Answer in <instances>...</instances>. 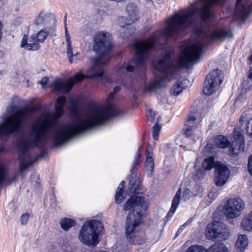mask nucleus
<instances>
[{"label":"nucleus","mask_w":252,"mask_h":252,"mask_svg":"<svg viewBox=\"0 0 252 252\" xmlns=\"http://www.w3.org/2000/svg\"><path fill=\"white\" fill-rule=\"evenodd\" d=\"M122 114L112 103L104 106L91 105L88 117L84 119H75L73 122L62 126L52 136L55 146L64 144L70 138L90 129L103 125L111 118Z\"/></svg>","instance_id":"1"},{"label":"nucleus","mask_w":252,"mask_h":252,"mask_svg":"<svg viewBox=\"0 0 252 252\" xmlns=\"http://www.w3.org/2000/svg\"><path fill=\"white\" fill-rule=\"evenodd\" d=\"M40 107L39 104H36L32 107L17 108L0 125V137L22 132L28 116L35 112Z\"/></svg>","instance_id":"2"},{"label":"nucleus","mask_w":252,"mask_h":252,"mask_svg":"<svg viewBox=\"0 0 252 252\" xmlns=\"http://www.w3.org/2000/svg\"><path fill=\"white\" fill-rule=\"evenodd\" d=\"M136 177V173L130 175L127 192L131 195L124 204L123 209L125 211H140L147 214L149 205L144 196L146 189L140 182H137Z\"/></svg>","instance_id":"3"},{"label":"nucleus","mask_w":252,"mask_h":252,"mask_svg":"<svg viewBox=\"0 0 252 252\" xmlns=\"http://www.w3.org/2000/svg\"><path fill=\"white\" fill-rule=\"evenodd\" d=\"M146 215L140 211L128 212L126 219L125 234L127 241L130 244L142 245L146 242V234L142 231L141 225L144 223Z\"/></svg>","instance_id":"4"},{"label":"nucleus","mask_w":252,"mask_h":252,"mask_svg":"<svg viewBox=\"0 0 252 252\" xmlns=\"http://www.w3.org/2000/svg\"><path fill=\"white\" fill-rule=\"evenodd\" d=\"M103 229V223L99 220L86 221L78 234V239L88 246H96L99 242V236Z\"/></svg>","instance_id":"5"},{"label":"nucleus","mask_w":252,"mask_h":252,"mask_svg":"<svg viewBox=\"0 0 252 252\" xmlns=\"http://www.w3.org/2000/svg\"><path fill=\"white\" fill-rule=\"evenodd\" d=\"M58 124V120L53 115H48L43 121H38L32 124L31 133L33 139L28 141L30 147L32 144L37 146L40 143L44 142L49 131Z\"/></svg>","instance_id":"6"},{"label":"nucleus","mask_w":252,"mask_h":252,"mask_svg":"<svg viewBox=\"0 0 252 252\" xmlns=\"http://www.w3.org/2000/svg\"><path fill=\"white\" fill-rule=\"evenodd\" d=\"M158 41V35L150 36L148 40L138 39L133 43L135 51L134 63L137 65H143L148 59L152 50Z\"/></svg>","instance_id":"7"},{"label":"nucleus","mask_w":252,"mask_h":252,"mask_svg":"<svg viewBox=\"0 0 252 252\" xmlns=\"http://www.w3.org/2000/svg\"><path fill=\"white\" fill-rule=\"evenodd\" d=\"M108 33L104 32H98L94 36L93 50L97 57L93 59V63H97L111 52L113 43L109 38Z\"/></svg>","instance_id":"8"},{"label":"nucleus","mask_w":252,"mask_h":252,"mask_svg":"<svg viewBox=\"0 0 252 252\" xmlns=\"http://www.w3.org/2000/svg\"><path fill=\"white\" fill-rule=\"evenodd\" d=\"M104 70L100 67L97 71L90 75L84 74L81 71L77 72L73 77H71L65 81L62 80L56 81L53 85L55 91H60L62 93H68L73 88L75 83H79L87 78H94L103 77Z\"/></svg>","instance_id":"9"},{"label":"nucleus","mask_w":252,"mask_h":252,"mask_svg":"<svg viewBox=\"0 0 252 252\" xmlns=\"http://www.w3.org/2000/svg\"><path fill=\"white\" fill-rule=\"evenodd\" d=\"M203 48V44L200 42L186 45L178 59L179 66L188 68L191 63L200 58Z\"/></svg>","instance_id":"10"},{"label":"nucleus","mask_w":252,"mask_h":252,"mask_svg":"<svg viewBox=\"0 0 252 252\" xmlns=\"http://www.w3.org/2000/svg\"><path fill=\"white\" fill-rule=\"evenodd\" d=\"M49 35V32L41 30L36 33H33L30 37L24 34L21 40L20 47L28 51H36L40 48V43H43Z\"/></svg>","instance_id":"11"},{"label":"nucleus","mask_w":252,"mask_h":252,"mask_svg":"<svg viewBox=\"0 0 252 252\" xmlns=\"http://www.w3.org/2000/svg\"><path fill=\"white\" fill-rule=\"evenodd\" d=\"M223 81L221 71L219 69L213 70L206 76L204 82L203 92L210 95L217 91Z\"/></svg>","instance_id":"12"},{"label":"nucleus","mask_w":252,"mask_h":252,"mask_svg":"<svg viewBox=\"0 0 252 252\" xmlns=\"http://www.w3.org/2000/svg\"><path fill=\"white\" fill-rule=\"evenodd\" d=\"M206 235L210 240L223 241L226 240L229 235L225 224L214 220L207 226Z\"/></svg>","instance_id":"13"},{"label":"nucleus","mask_w":252,"mask_h":252,"mask_svg":"<svg viewBox=\"0 0 252 252\" xmlns=\"http://www.w3.org/2000/svg\"><path fill=\"white\" fill-rule=\"evenodd\" d=\"M245 142L241 132L236 129L233 132L231 141L228 146V153L231 157H235L245 150Z\"/></svg>","instance_id":"14"},{"label":"nucleus","mask_w":252,"mask_h":252,"mask_svg":"<svg viewBox=\"0 0 252 252\" xmlns=\"http://www.w3.org/2000/svg\"><path fill=\"white\" fill-rule=\"evenodd\" d=\"M244 203L239 198L229 199L224 207V214L229 219L238 217L244 209Z\"/></svg>","instance_id":"15"},{"label":"nucleus","mask_w":252,"mask_h":252,"mask_svg":"<svg viewBox=\"0 0 252 252\" xmlns=\"http://www.w3.org/2000/svg\"><path fill=\"white\" fill-rule=\"evenodd\" d=\"M16 146L18 151L21 153L18 156V159L19 161V170L22 173L26 170L29 166L32 165L34 163V161H26L25 155L30 148V144L28 140L23 139L18 140L16 142Z\"/></svg>","instance_id":"16"},{"label":"nucleus","mask_w":252,"mask_h":252,"mask_svg":"<svg viewBox=\"0 0 252 252\" xmlns=\"http://www.w3.org/2000/svg\"><path fill=\"white\" fill-rule=\"evenodd\" d=\"M173 63L171 61V54L169 52H166L162 55V58L159 59L154 64V69L159 72L168 74V77L173 74V72H169L172 67Z\"/></svg>","instance_id":"17"},{"label":"nucleus","mask_w":252,"mask_h":252,"mask_svg":"<svg viewBox=\"0 0 252 252\" xmlns=\"http://www.w3.org/2000/svg\"><path fill=\"white\" fill-rule=\"evenodd\" d=\"M215 177L214 181L217 186L221 187L228 180L230 171L229 168L222 162H217L215 170Z\"/></svg>","instance_id":"18"},{"label":"nucleus","mask_w":252,"mask_h":252,"mask_svg":"<svg viewBox=\"0 0 252 252\" xmlns=\"http://www.w3.org/2000/svg\"><path fill=\"white\" fill-rule=\"evenodd\" d=\"M186 252H207V250L202 246L191 245ZM208 252H228L225 245L221 242L214 243L208 250Z\"/></svg>","instance_id":"19"},{"label":"nucleus","mask_w":252,"mask_h":252,"mask_svg":"<svg viewBox=\"0 0 252 252\" xmlns=\"http://www.w3.org/2000/svg\"><path fill=\"white\" fill-rule=\"evenodd\" d=\"M196 117L192 113H190L188 116L187 121L185 122L183 128L184 134L187 137L192 136L194 132V129L196 128Z\"/></svg>","instance_id":"20"},{"label":"nucleus","mask_w":252,"mask_h":252,"mask_svg":"<svg viewBox=\"0 0 252 252\" xmlns=\"http://www.w3.org/2000/svg\"><path fill=\"white\" fill-rule=\"evenodd\" d=\"M233 34L231 30L215 29L213 30L207 37L211 40H219L223 38H232Z\"/></svg>","instance_id":"21"},{"label":"nucleus","mask_w":252,"mask_h":252,"mask_svg":"<svg viewBox=\"0 0 252 252\" xmlns=\"http://www.w3.org/2000/svg\"><path fill=\"white\" fill-rule=\"evenodd\" d=\"M126 11L128 16L127 18L126 19L125 25L122 26V28H125L126 26L131 25L139 18L135 7L132 4H129L127 5Z\"/></svg>","instance_id":"22"},{"label":"nucleus","mask_w":252,"mask_h":252,"mask_svg":"<svg viewBox=\"0 0 252 252\" xmlns=\"http://www.w3.org/2000/svg\"><path fill=\"white\" fill-rule=\"evenodd\" d=\"M181 193L182 189L181 188H179L172 199L170 210L166 216L167 220L170 219L173 216L178 208L180 202Z\"/></svg>","instance_id":"23"},{"label":"nucleus","mask_w":252,"mask_h":252,"mask_svg":"<svg viewBox=\"0 0 252 252\" xmlns=\"http://www.w3.org/2000/svg\"><path fill=\"white\" fill-rule=\"evenodd\" d=\"M239 125L242 128L246 129L247 134L252 136V119L249 118L246 114H242L239 119Z\"/></svg>","instance_id":"24"},{"label":"nucleus","mask_w":252,"mask_h":252,"mask_svg":"<svg viewBox=\"0 0 252 252\" xmlns=\"http://www.w3.org/2000/svg\"><path fill=\"white\" fill-rule=\"evenodd\" d=\"M66 102V97L64 95L58 97L55 104V115L56 119L61 117L64 114V106Z\"/></svg>","instance_id":"25"},{"label":"nucleus","mask_w":252,"mask_h":252,"mask_svg":"<svg viewBox=\"0 0 252 252\" xmlns=\"http://www.w3.org/2000/svg\"><path fill=\"white\" fill-rule=\"evenodd\" d=\"M235 9L236 11L239 12L240 15L244 19H246L248 17L252 10L251 5L246 6L242 3V0H237Z\"/></svg>","instance_id":"26"},{"label":"nucleus","mask_w":252,"mask_h":252,"mask_svg":"<svg viewBox=\"0 0 252 252\" xmlns=\"http://www.w3.org/2000/svg\"><path fill=\"white\" fill-rule=\"evenodd\" d=\"M168 79V74L164 75L160 77L158 80H155L149 82L148 86L144 88L146 92H152L155 89L160 88L161 83Z\"/></svg>","instance_id":"27"},{"label":"nucleus","mask_w":252,"mask_h":252,"mask_svg":"<svg viewBox=\"0 0 252 252\" xmlns=\"http://www.w3.org/2000/svg\"><path fill=\"white\" fill-rule=\"evenodd\" d=\"M142 149L143 147L142 146H139L136 151L134 159L132 162L130 170L131 175H134L137 172L138 170V167L140 166L142 162L141 153Z\"/></svg>","instance_id":"28"},{"label":"nucleus","mask_w":252,"mask_h":252,"mask_svg":"<svg viewBox=\"0 0 252 252\" xmlns=\"http://www.w3.org/2000/svg\"><path fill=\"white\" fill-rule=\"evenodd\" d=\"M214 144L219 148L224 149L228 147L230 144V141L226 137L222 135H218L215 138Z\"/></svg>","instance_id":"29"},{"label":"nucleus","mask_w":252,"mask_h":252,"mask_svg":"<svg viewBox=\"0 0 252 252\" xmlns=\"http://www.w3.org/2000/svg\"><path fill=\"white\" fill-rule=\"evenodd\" d=\"M145 155L146 156L145 167L151 172H153L154 170V161L152 158V151L149 148L146 149Z\"/></svg>","instance_id":"30"},{"label":"nucleus","mask_w":252,"mask_h":252,"mask_svg":"<svg viewBox=\"0 0 252 252\" xmlns=\"http://www.w3.org/2000/svg\"><path fill=\"white\" fill-rule=\"evenodd\" d=\"M76 222L74 220L64 217L60 221L61 228L64 231H68L71 227L75 225Z\"/></svg>","instance_id":"31"},{"label":"nucleus","mask_w":252,"mask_h":252,"mask_svg":"<svg viewBox=\"0 0 252 252\" xmlns=\"http://www.w3.org/2000/svg\"><path fill=\"white\" fill-rule=\"evenodd\" d=\"M217 162H216L215 161V158L214 157L210 156L208 158H206L204 159L202 164V167L206 171L210 170L213 168H214L215 170L216 165H217Z\"/></svg>","instance_id":"32"},{"label":"nucleus","mask_w":252,"mask_h":252,"mask_svg":"<svg viewBox=\"0 0 252 252\" xmlns=\"http://www.w3.org/2000/svg\"><path fill=\"white\" fill-rule=\"evenodd\" d=\"M248 244V240L246 235H240L236 242V247L241 252H243Z\"/></svg>","instance_id":"33"},{"label":"nucleus","mask_w":252,"mask_h":252,"mask_svg":"<svg viewBox=\"0 0 252 252\" xmlns=\"http://www.w3.org/2000/svg\"><path fill=\"white\" fill-rule=\"evenodd\" d=\"M241 225L244 229L252 231V211L249 214L247 218L243 220Z\"/></svg>","instance_id":"34"},{"label":"nucleus","mask_w":252,"mask_h":252,"mask_svg":"<svg viewBox=\"0 0 252 252\" xmlns=\"http://www.w3.org/2000/svg\"><path fill=\"white\" fill-rule=\"evenodd\" d=\"M79 100L75 98L71 100L70 112L71 114L74 117H78L79 115V110L78 109Z\"/></svg>","instance_id":"35"},{"label":"nucleus","mask_w":252,"mask_h":252,"mask_svg":"<svg viewBox=\"0 0 252 252\" xmlns=\"http://www.w3.org/2000/svg\"><path fill=\"white\" fill-rule=\"evenodd\" d=\"M125 190L122 189H117L115 195V201L118 204H121L126 198L124 196Z\"/></svg>","instance_id":"36"},{"label":"nucleus","mask_w":252,"mask_h":252,"mask_svg":"<svg viewBox=\"0 0 252 252\" xmlns=\"http://www.w3.org/2000/svg\"><path fill=\"white\" fill-rule=\"evenodd\" d=\"M182 85L181 82L176 83L171 88V94L175 96H177L180 94L183 90Z\"/></svg>","instance_id":"37"},{"label":"nucleus","mask_w":252,"mask_h":252,"mask_svg":"<svg viewBox=\"0 0 252 252\" xmlns=\"http://www.w3.org/2000/svg\"><path fill=\"white\" fill-rule=\"evenodd\" d=\"M66 41L67 44V54L68 56L73 55V50L71 46V41L70 40V36L68 32V30L66 29Z\"/></svg>","instance_id":"38"},{"label":"nucleus","mask_w":252,"mask_h":252,"mask_svg":"<svg viewBox=\"0 0 252 252\" xmlns=\"http://www.w3.org/2000/svg\"><path fill=\"white\" fill-rule=\"evenodd\" d=\"M161 128V126L156 123L152 128V135L155 140H158L159 137V133Z\"/></svg>","instance_id":"39"},{"label":"nucleus","mask_w":252,"mask_h":252,"mask_svg":"<svg viewBox=\"0 0 252 252\" xmlns=\"http://www.w3.org/2000/svg\"><path fill=\"white\" fill-rule=\"evenodd\" d=\"M6 178V169L5 166L0 164V187H1L5 181Z\"/></svg>","instance_id":"40"},{"label":"nucleus","mask_w":252,"mask_h":252,"mask_svg":"<svg viewBox=\"0 0 252 252\" xmlns=\"http://www.w3.org/2000/svg\"><path fill=\"white\" fill-rule=\"evenodd\" d=\"M45 15H43V13L42 11H41L39 13L38 16L35 18L34 24L37 26L43 24L45 21Z\"/></svg>","instance_id":"41"},{"label":"nucleus","mask_w":252,"mask_h":252,"mask_svg":"<svg viewBox=\"0 0 252 252\" xmlns=\"http://www.w3.org/2000/svg\"><path fill=\"white\" fill-rule=\"evenodd\" d=\"M156 116V114L155 113V112L153 111L151 109H149L147 110L146 116L147 120L149 121L154 123L155 122Z\"/></svg>","instance_id":"42"},{"label":"nucleus","mask_w":252,"mask_h":252,"mask_svg":"<svg viewBox=\"0 0 252 252\" xmlns=\"http://www.w3.org/2000/svg\"><path fill=\"white\" fill-rule=\"evenodd\" d=\"M30 215L28 213H25L22 215L21 217V222L22 224L25 225L29 220Z\"/></svg>","instance_id":"43"},{"label":"nucleus","mask_w":252,"mask_h":252,"mask_svg":"<svg viewBox=\"0 0 252 252\" xmlns=\"http://www.w3.org/2000/svg\"><path fill=\"white\" fill-rule=\"evenodd\" d=\"M48 80L49 79L47 77H43L39 83L44 87L47 84Z\"/></svg>","instance_id":"44"},{"label":"nucleus","mask_w":252,"mask_h":252,"mask_svg":"<svg viewBox=\"0 0 252 252\" xmlns=\"http://www.w3.org/2000/svg\"><path fill=\"white\" fill-rule=\"evenodd\" d=\"M248 168L250 174L252 175V158L251 157L249 158Z\"/></svg>","instance_id":"45"},{"label":"nucleus","mask_w":252,"mask_h":252,"mask_svg":"<svg viewBox=\"0 0 252 252\" xmlns=\"http://www.w3.org/2000/svg\"><path fill=\"white\" fill-rule=\"evenodd\" d=\"M187 225V222H185L184 224L181 225L179 227V228L178 229L177 231V235H178L179 234L181 233L183 230H184V229L185 228V227L186 226V225Z\"/></svg>","instance_id":"46"},{"label":"nucleus","mask_w":252,"mask_h":252,"mask_svg":"<svg viewBox=\"0 0 252 252\" xmlns=\"http://www.w3.org/2000/svg\"><path fill=\"white\" fill-rule=\"evenodd\" d=\"M134 67L133 65L128 64L126 67V70L128 72H132L134 70Z\"/></svg>","instance_id":"47"},{"label":"nucleus","mask_w":252,"mask_h":252,"mask_svg":"<svg viewBox=\"0 0 252 252\" xmlns=\"http://www.w3.org/2000/svg\"><path fill=\"white\" fill-rule=\"evenodd\" d=\"M121 90V88L120 86H116L114 88L112 93L115 94L117 93L120 92Z\"/></svg>","instance_id":"48"},{"label":"nucleus","mask_w":252,"mask_h":252,"mask_svg":"<svg viewBox=\"0 0 252 252\" xmlns=\"http://www.w3.org/2000/svg\"><path fill=\"white\" fill-rule=\"evenodd\" d=\"M115 95V94L114 93H113L112 92H111L109 94V95L107 97V101L109 100L112 101L114 98Z\"/></svg>","instance_id":"49"},{"label":"nucleus","mask_w":252,"mask_h":252,"mask_svg":"<svg viewBox=\"0 0 252 252\" xmlns=\"http://www.w3.org/2000/svg\"><path fill=\"white\" fill-rule=\"evenodd\" d=\"M3 24L0 21V41L1 40L2 36V30H3Z\"/></svg>","instance_id":"50"},{"label":"nucleus","mask_w":252,"mask_h":252,"mask_svg":"<svg viewBox=\"0 0 252 252\" xmlns=\"http://www.w3.org/2000/svg\"><path fill=\"white\" fill-rule=\"evenodd\" d=\"M67 14L66 13L63 17V22L64 23V29H65V35H66V29H67V26H66V19H67Z\"/></svg>","instance_id":"51"},{"label":"nucleus","mask_w":252,"mask_h":252,"mask_svg":"<svg viewBox=\"0 0 252 252\" xmlns=\"http://www.w3.org/2000/svg\"><path fill=\"white\" fill-rule=\"evenodd\" d=\"M125 185V181H122L120 183V184L119 185V187L117 189H122L123 190H124V187Z\"/></svg>","instance_id":"52"},{"label":"nucleus","mask_w":252,"mask_h":252,"mask_svg":"<svg viewBox=\"0 0 252 252\" xmlns=\"http://www.w3.org/2000/svg\"><path fill=\"white\" fill-rule=\"evenodd\" d=\"M195 32L197 33L201 34L204 32V31L200 28H197L195 30Z\"/></svg>","instance_id":"53"},{"label":"nucleus","mask_w":252,"mask_h":252,"mask_svg":"<svg viewBox=\"0 0 252 252\" xmlns=\"http://www.w3.org/2000/svg\"><path fill=\"white\" fill-rule=\"evenodd\" d=\"M248 77L250 79H252V66H250V70L248 75Z\"/></svg>","instance_id":"54"},{"label":"nucleus","mask_w":252,"mask_h":252,"mask_svg":"<svg viewBox=\"0 0 252 252\" xmlns=\"http://www.w3.org/2000/svg\"><path fill=\"white\" fill-rule=\"evenodd\" d=\"M6 152V149L5 148L2 146L0 147V154L4 153Z\"/></svg>","instance_id":"55"},{"label":"nucleus","mask_w":252,"mask_h":252,"mask_svg":"<svg viewBox=\"0 0 252 252\" xmlns=\"http://www.w3.org/2000/svg\"><path fill=\"white\" fill-rule=\"evenodd\" d=\"M46 154V152L45 150H43L41 151V153L40 154V156L41 157H43L45 156V155Z\"/></svg>","instance_id":"56"},{"label":"nucleus","mask_w":252,"mask_h":252,"mask_svg":"<svg viewBox=\"0 0 252 252\" xmlns=\"http://www.w3.org/2000/svg\"><path fill=\"white\" fill-rule=\"evenodd\" d=\"M73 55L68 56L69 58V62L70 63H72L73 62Z\"/></svg>","instance_id":"57"},{"label":"nucleus","mask_w":252,"mask_h":252,"mask_svg":"<svg viewBox=\"0 0 252 252\" xmlns=\"http://www.w3.org/2000/svg\"><path fill=\"white\" fill-rule=\"evenodd\" d=\"M249 59L251 62L250 63V66H252V55L249 57Z\"/></svg>","instance_id":"58"},{"label":"nucleus","mask_w":252,"mask_h":252,"mask_svg":"<svg viewBox=\"0 0 252 252\" xmlns=\"http://www.w3.org/2000/svg\"><path fill=\"white\" fill-rule=\"evenodd\" d=\"M132 98H133V100L136 101L137 99V96L136 95V94H134L132 95Z\"/></svg>","instance_id":"59"},{"label":"nucleus","mask_w":252,"mask_h":252,"mask_svg":"<svg viewBox=\"0 0 252 252\" xmlns=\"http://www.w3.org/2000/svg\"><path fill=\"white\" fill-rule=\"evenodd\" d=\"M211 194H212V192H210V193H209L208 196H210V195H211Z\"/></svg>","instance_id":"60"}]
</instances>
